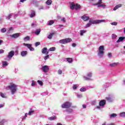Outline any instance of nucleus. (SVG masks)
<instances>
[{
	"label": "nucleus",
	"instance_id": "1",
	"mask_svg": "<svg viewBox=\"0 0 125 125\" xmlns=\"http://www.w3.org/2000/svg\"><path fill=\"white\" fill-rule=\"evenodd\" d=\"M8 88L10 90H11L12 94H14L17 91V85L14 83H11L10 85L8 86Z\"/></svg>",
	"mask_w": 125,
	"mask_h": 125
},
{
	"label": "nucleus",
	"instance_id": "2",
	"mask_svg": "<svg viewBox=\"0 0 125 125\" xmlns=\"http://www.w3.org/2000/svg\"><path fill=\"white\" fill-rule=\"evenodd\" d=\"M70 9H72V10L74 9H76V10H78V9H81V5L76 3L75 4L74 2H72L70 4Z\"/></svg>",
	"mask_w": 125,
	"mask_h": 125
},
{
	"label": "nucleus",
	"instance_id": "3",
	"mask_svg": "<svg viewBox=\"0 0 125 125\" xmlns=\"http://www.w3.org/2000/svg\"><path fill=\"white\" fill-rule=\"evenodd\" d=\"M72 39L71 38H66L65 39L61 40L59 41L60 43L62 44H65V43H68V42H71Z\"/></svg>",
	"mask_w": 125,
	"mask_h": 125
},
{
	"label": "nucleus",
	"instance_id": "4",
	"mask_svg": "<svg viewBox=\"0 0 125 125\" xmlns=\"http://www.w3.org/2000/svg\"><path fill=\"white\" fill-rule=\"evenodd\" d=\"M102 22H105V20H89V22L91 23V24H100V23H102Z\"/></svg>",
	"mask_w": 125,
	"mask_h": 125
},
{
	"label": "nucleus",
	"instance_id": "5",
	"mask_svg": "<svg viewBox=\"0 0 125 125\" xmlns=\"http://www.w3.org/2000/svg\"><path fill=\"white\" fill-rule=\"evenodd\" d=\"M99 52L98 53V55L100 56H103L104 55V53L105 52H104V46L101 45L99 47Z\"/></svg>",
	"mask_w": 125,
	"mask_h": 125
},
{
	"label": "nucleus",
	"instance_id": "6",
	"mask_svg": "<svg viewBox=\"0 0 125 125\" xmlns=\"http://www.w3.org/2000/svg\"><path fill=\"white\" fill-rule=\"evenodd\" d=\"M98 2L94 4V5H98V7H103L105 8L106 7V5L102 3V0H98Z\"/></svg>",
	"mask_w": 125,
	"mask_h": 125
},
{
	"label": "nucleus",
	"instance_id": "7",
	"mask_svg": "<svg viewBox=\"0 0 125 125\" xmlns=\"http://www.w3.org/2000/svg\"><path fill=\"white\" fill-rule=\"evenodd\" d=\"M71 105L72 104H71V103L69 102H66L62 105V108H65L66 109H68L70 108V107H71Z\"/></svg>",
	"mask_w": 125,
	"mask_h": 125
},
{
	"label": "nucleus",
	"instance_id": "8",
	"mask_svg": "<svg viewBox=\"0 0 125 125\" xmlns=\"http://www.w3.org/2000/svg\"><path fill=\"white\" fill-rule=\"evenodd\" d=\"M23 45H24V46H26L28 48H29V50H30L31 51H34V50H35V48L32 47L31 44L24 43L23 44Z\"/></svg>",
	"mask_w": 125,
	"mask_h": 125
},
{
	"label": "nucleus",
	"instance_id": "9",
	"mask_svg": "<svg viewBox=\"0 0 125 125\" xmlns=\"http://www.w3.org/2000/svg\"><path fill=\"white\" fill-rule=\"evenodd\" d=\"M41 69L44 73H47V72L49 71V67H48V66L47 65H44L42 66V68H41Z\"/></svg>",
	"mask_w": 125,
	"mask_h": 125
},
{
	"label": "nucleus",
	"instance_id": "10",
	"mask_svg": "<svg viewBox=\"0 0 125 125\" xmlns=\"http://www.w3.org/2000/svg\"><path fill=\"white\" fill-rule=\"evenodd\" d=\"M99 105L101 107H103V106H105V105H106V101L105 100L100 101L99 102Z\"/></svg>",
	"mask_w": 125,
	"mask_h": 125
},
{
	"label": "nucleus",
	"instance_id": "11",
	"mask_svg": "<svg viewBox=\"0 0 125 125\" xmlns=\"http://www.w3.org/2000/svg\"><path fill=\"white\" fill-rule=\"evenodd\" d=\"M14 56V51H11L8 54V58H12Z\"/></svg>",
	"mask_w": 125,
	"mask_h": 125
},
{
	"label": "nucleus",
	"instance_id": "12",
	"mask_svg": "<svg viewBox=\"0 0 125 125\" xmlns=\"http://www.w3.org/2000/svg\"><path fill=\"white\" fill-rule=\"evenodd\" d=\"M21 34V33H15V34L12 35L11 36V37L12 38H13L14 39H17V38H19Z\"/></svg>",
	"mask_w": 125,
	"mask_h": 125
},
{
	"label": "nucleus",
	"instance_id": "13",
	"mask_svg": "<svg viewBox=\"0 0 125 125\" xmlns=\"http://www.w3.org/2000/svg\"><path fill=\"white\" fill-rule=\"evenodd\" d=\"M42 53L43 54H46L48 53V52H47V48L44 47L43 49H42Z\"/></svg>",
	"mask_w": 125,
	"mask_h": 125
},
{
	"label": "nucleus",
	"instance_id": "14",
	"mask_svg": "<svg viewBox=\"0 0 125 125\" xmlns=\"http://www.w3.org/2000/svg\"><path fill=\"white\" fill-rule=\"evenodd\" d=\"M82 18L84 21H87L88 20H89V17H87L85 15L83 16Z\"/></svg>",
	"mask_w": 125,
	"mask_h": 125
},
{
	"label": "nucleus",
	"instance_id": "15",
	"mask_svg": "<svg viewBox=\"0 0 125 125\" xmlns=\"http://www.w3.org/2000/svg\"><path fill=\"white\" fill-rule=\"evenodd\" d=\"M27 54H28V52L27 51H23L21 53V55L23 57L26 56Z\"/></svg>",
	"mask_w": 125,
	"mask_h": 125
},
{
	"label": "nucleus",
	"instance_id": "16",
	"mask_svg": "<svg viewBox=\"0 0 125 125\" xmlns=\"http://www.w3.org/2000/svg\"><path fill=\"white\" fill-rule=\"evenodd\" d=\"M54 35H56V33L55 32L50 33V35L48 36V39H49V40H51V39H52V37H53Z\"/></svg>",
	"mask_w": 125,
	"mask_h": 125
},
{
	"label": "nucleus",
	"instance_id": "17",
	"mask_svg": "<svg viewBox=\"0 0 125 125\" xmlns=\"http://www.w3.org/2000/svg\"><path fill=\"white\" fill-rule=\"evenodd\" d=\"M120 7H122V4H119L116 5L115 7L113 8V10H117L118 8H120Z\"/></svg>",
	"mask_w": 125,
	"mask_h": 125
},
{
	"label": "nucleus",
	"instance_id": "18",
	"mask_svg": "<svg viewBox=\"0 0 125 125\" xmlns=\"http://www.w3.org/2000/svg\"><path fill=\"white\" fill-rule=\"evenodd\" d=\"M125 39V37H120L118 40L117 41V42H123Z\"/></svg>",
	"mask_w": 125,
	"mask_h": 125
},
{
	"label": "nucleus",
	"instance_id": "19",
	"mask_svg": "<svg viewBox=\"0 0 125 125\" xmlns=\"http://www.w3.org/2000/svg\"><path fill=\"white\" fill-rule=\"evenodd\" d=\"M35 16H36V13L35 12V11H32L30 15L31 18H33V17H35Z\"/></svg>",
	"mask_w": 125,
	"mask_h": 125
},
{
	"label": "nucleus",
	"instance_id": "20",
	"mask_svg": "<svg viewBox=\"0 0 125 125\" xmlns=\"http://www.w3.org/2000/svg\"><path fill=\"white\" fill-rule=\"evenodd\" d=\"M52 3V0H47L46 1V4L47 5H51V4Z\"/></svg>",
	"mask_w": 125,
	"mask_h": 125
},
{
	"label": "nucleus",
	"instance_id": "21",
	"mask_svg": "<svg viewBox=\"0 0 125 125\" xmlns=\"http://www.w3.org/2000/svg\"><path fill=\"white\" fill-rule=\"evenodd\" d=\"M118 62H114L110 64V67H116L118 66Z\"/></svg>",
	"mask_w": 125,
	"mask_h": 125
},
{
	"label": "nucleus",
	"instance_id": "22",
	"mask_svg": "<svg viewBox=\"0 0 125 125\" xmlns=\"http://www.w3.org/2000/svg\"><path fill=\"white\" fill-rule=\"evenodd\" d=\"M40 33H41V29H36L35 32V35H40Z\"/></svg>",
	"mask_w": 125,
	"mask_h": 125
},
{
	"label": "nucleus",
	"instance_id": "23",
	"mask_svg": "<svg viewBox=\"0 0 125 125\" xmlns=\"http://www.w3.org/2000/svg\"><path fill=\"white\" fill-rule=\"evenodd\" d=\"M66 60L68 63H72V62H73V59L71 58H66Z\"/></svg>",
	"mask_w": 125,
	"mask_h": 125
},
{
	"label": "nucleus",
	"instance_id": "24",
	"mask_svg": "<svg viewBox=\"0 0 125 125\" xmlns=\"http://www.w3.org/2000/svg\"><path fill=\"white\" fill-rule=\"evenodd\" d=\"M48 120H49V121H54V120H56V116L49 117Z\"/></svg>",
	"mask_w": 125,
	"mask_h": 125
},
{
	"label": "nucleus",
	"instance_id": "25",
	"mask_svg": "<svg viewBox=\"0 0 125 125\" xmlns=\"http://www.w3.org/2000/svg\"><path fill=\"white\" fill-rule=\"evenodd\" d=\"M0 96L2 98H6V96H5V94L3 93L2 92H0Z\"/></svg>",
	"mask_w": 125,
	"mask_h": 125
},
{
	"label": "nucleus",
	"instance_id": "26",
	"mask_svg": "<svg viewBox=\"0 0 125 125\" xmlns=\"http://www.w3.org/2000/svg\"><path fill=\"white\" fill-rule=\"evenodd\" d=\"M86 33V30H80V35L83 36V34Z\"/></svg>",
	"mask_w": 125,
	"mask_h": 125
},
{
	"label": "nucleus",
	"instance_id": "27",
	"mask_svg": "<svg viewBox=\"0 0 125 125\" xmlns=\"http://www.w3.org/2000/svg\"><path fill=\"white\" fill-rule=\"evenodd\" d=\"M53 24H54V21L51 20L49 21L48 25H49V26H51V25H53Z\"/></svg>",
	"mask_w": 125,
	"mask_h": 125
},
{
	"label": "nucleus",
	"instance_id": "28",
	"mask_svg": "<svg viewBox=\"0 0 125 125\" xmlns=\"http://www.w3.org/2000/svg\"><path fill=\"white\" fill-rule=\"evenodd\" d=\"M37 83H39V84H40V85H43V83H42V81L38 80Z\"/></svg>",
	"mask_w": 125,
	"mask_h": 125
},
{
	"label": "nucleus",
	"instance_id": "29",
	"mask_svg": "<svg viewBox=\"0 0 125 125\" xmlns=\"http://www.w3.org/2000/svg\"><path fill=\"white\" fill-rule=\"evenodd\" d=\"M2 65L3 66H7V65H8V62L6 61H4L3 62Z\"/></svg>",
	"mask_w": 125,
	"mask_h": 125
},
{
	"label": "nucleus",
	"instance_id": "30",
	"mask_svg": "<svg viewBox=\"0 0 125 125\" xmlns=\"http://www.w3.org/2000/svg\"><path fill=\"white\" fill-rule=\"evenodd\" d=\"M115 117H117V114L116 113H112L110 115V118H115Z\"/></svg>",
	"mask_w": 125,
	"mask_h": 125
},
{
	"label": "nucleus",
	"instance_id": "31",
	"mask_svg": "<svg viewBox=\"0 0 125 125\" xmlns=\"http://www.w3.org/2000/svg\"><path fill=\"white\" fill-rule=\"evenodd\" d=\"M120 117H123V118L125 117V112L121 113L120 114Z\"/></svg>",
	"mask_w": 125,
	"mask_h": 125
},
{
	"label": "nucleus",
	"instance_id": "32",
	"mask_svg": "<svg viewBox=\"0 0 125 125\" xmlns=\"http://www.w3.org/2000/svg\"><path fill=\"white\" fill-rule=\"evenodd\" d=\"M86 90V89L84 87H83L80 89V91H81L82 92H83L84 91H85Z\"/></svg>",
	"mask_w": 125,
	"mask_h": 125
},
{
	"label": "nucleus",
	"instance_id": "33",
	"mask_svg": "<svg viewBox=\"0 0 125 125\" xmlns=\"http://www.w3.org/2000/svg\"><path fill=\"white\" fill-rule=\"evenodd\" d=\"M92 25L91 24V22H90L89 21V23H87L86 25H85V28H88V27H90V25Z\"/></svg>",
	"mask_w": 125,
	"mask_h": 125
},
{
	"label": "nucleus",
	"instance_id": "34",
	"mask_svg": "<svg viewBox=\"0 0 125 125\" xmlns=\"http://www.w3.org/2000/svg\"><path fill=\"white\" fill-rule=\"evenodd\" d=\"M111 25H112L114 26H117V25H118V22H111Z\"/></svg>",
	"mask_w": 125,
	"mask_h": 125
},
{
	"label": "nucleus",
	"instance_id": "35",
	"mask_svg": "<svg viewBox=\"0 0 125 125\" xmlns=\"http://www.w3.org/2000/svg\"><path fill=\"white\" fill-rule=\"evenodd\" d=\"M24 41H30V37L27 36L24 38Z\"/></svg>",
	"mask_w": 125,
	"mask_h": 125
},
{
	"label": "nucleus",
	"instance_id": "36",
	"mask_svg": "<svg viewBox=\"0 0 125 125\" xmlns=\"http://www.w3.org/2000/svg\"><path fill=\"white\" fill-rule=\"evenodd\" d=\"M55 49H56L55 47H53L50 48L49 50H50V51H54V50H55Z\"/></svg>",
	"mask_w": 125,
	"mask_h": 125
},
{
	"label": "nucleus",
	"instance_id": "37",
	"mask_svg": "<svg viewBox=\"0 0 125 125\" xmlns=\"http://www.w3.org/2000/svg\"><path fill=\"white\" fill-rule=\"evenodd\" d=\"M78 84H75L73 87V89L74 90L77 89V88H78Z\"/></svg>",
	"mask_w": 125,
	"mask_h": 125
},
{
	"label": "nucleus",
	"instance_id": "38",
	"mask_svg": "<svg viewBox=\"0 0 125 125\" xmlns=\"http://www.w3.org/2000/svg\"><path fill=\"white\" fill-rule=\"evenodd\" d=\"M4 123H5V120H4V119H3L1 121H0V125H3Z\"/></svg>",
	"mask_w": 125,
	"mask_h": 125
},
{
	"label": "nucleus",
	"instance_id": "39",
	"mask_svg": "<svg viewBox=\"0 0 125 125\" xmlns=\"http://www.w3.org/2000/svg\"><path fill=\"white\" fill-rule=\"evenodd\" d=\"M34 85H36V82H35L34 81H32L31 86H34Z\"/></svg>",
	"mask_w": 125,
	"mask_h": 125
},
{
	"label": "nucleus",
	"instance_id": "40",
	"mask_svg": "<svg viewBox=\"0 0 125 125\" xmlns=\"http://www.w3.org/2000/svg\"><path fill=\"white\" fill-rule=\"evenodd\" d=\"M106 100H107L109 102H111V101H112V99L110 97L106 98Z\"/></svg>",
	"mask_w": 125,
	"mask_h": 125
},
{
	"label": "nucleus",
	"instance_id": "41",
	"mask_svg": "<svg viewBox=\"0 0 125 125\" xmlns=\"http://www.w3.org/2000/svg\"><path fill=\"white\" fill-rule=\"evenodd\" d=\"M58 74H59V75H62V70H59L58 71Z\"/></svg>",
	"mask_w": 125,
	"mask_h": 125
},
{
	"label": "nucleus",
	"instance_id": "42",
	"mask_svg": "<svg viewBox=\"0 0 125 125\" xmlns=\"http://www.w3.org/2000/svg\"><path fill=\"white\" fill-rule=\"evenodd\" d=\"M1 32L2 33H5V32H6V29L3 28L1 29Z\"/></svg>",
	"mask_w": 125,
	"mask_h": 125
},
{
	"label": "nucleus",
	"instance_id": "43",
	"mask_svg": "<svg viewBox=\"0 0 125 125\" xmlns=\"http://www.w3.org/2000/svg\"><path fill=\"white\" fill-rule=\"evenodd\" d=\"M49 58V56L48 55L44 57V60H47V59H48Z\"/></svg>",
	"mask_w": 125,
	"mask_h": 125
},
{
	"label": "nucleus",
	"instance_id": "44",
	"mask_svg": "<svg viewBox=\"0 0 125 125\" xmlns=\"http://www.w3.org/2000/svg\"><path fill=\"white\" fill-rule=\"evenodd\" d=\"M34 113V110H30L29 112H28V115H29V116H31V115H32V113Z\"/></svg>",
	"mask_w": 125,
	"mask_h": 125
},
{
	"label": "nucleus",
	"instance_id": "45",
	"mask_svg": "<svg viewBox=\"0 0 125 125\" xmlns=\"http://www.w3.org/2000/svg\"><path fill=\"white\" fill-rule=\"evenodd\" d=\"M41 44V42H37L36 43H35V46H38L39 45H40Z\"/></svg>",
	"mask_w": 125,
	"mask_h": 125
},
{
	"label": "nucleus",
	"instance_id": "46",
	"mask_svg": "<svg viewBox=\"0 0 125 125\" xmlns=\"http://www.w3.org/2000/svg\"><path fill=\"white\" fill-rule=\"evenodd\" d=\"M112 39H116V38H117V35H116L115 34H112Z\"/></svg>",
	"mask_w": 125,
	"mask_h": 125
},
{
	"label": "nucleus",
	"instance_id": "47",
	"mask_svg": "<svg viewBox=\"0 0 125 125\" xmlns=\"http://www.w3.org/2000/svg\"><path fill=\"white\" fill-rule=\"evenodd\" d=\"M2 53H4V50L3 49H0V54H2Z\"/></svg>",
	"mask_w": 125,
	"mask_h": 125
},
{
	"label": "nucleus",
	"instance_id": "48",
	"mask_svg": "<svg viewBox=\"0 0 125 125\" xmlns=\"http://www.w3.org/2000/svg\"><path fill=\"white\" fill-rule=\"evenodd\" d=\"M12 16V15L11 14H9V16L7 17V19H8V20H9L10 19V18H11Z\"/></svg>",
	"mask_w": 125,
	"mask_h": 125
},
{
	"label": "nucleus",
	"instance_id": "49",
	"mask_svg": "<svg viewBox=\"0 0 125 125\" xmlns=\"http://www.w3.org/2000/svg\"><path fill=\"white\" fill-rule=\"evenodd\" d=\"M31 26H32V27H36L37 24L33 23H32Z\"/></svg>",
	"mask_w": 125,
	"mask_h": 125
},
{
	"label": "nucleus",
	"instance_id": "50",
	"mask_svg": "<svg viewBox=\"0 0 125 125\" xmlns=\"http://www.w3.org/2000/svg\"><path fill=\"white\" fill-rule=\"evenodd\" d=\"M61 20L64 22H66V19H65V18H62V19Z\"/></svg>",
	"mask_w": 125,
	"mask_h": 125
},
{
	"label": "nucleus",
	"instance_id": "51",
	"mask_svg": "<svg viewBox=\"0 0 125 125\" xmlns=\"http://www.w3.org/2000/svg\"><path fill=\"white\" fill-rule=\"evenodd\" d=\"M72 45L73 47H76V46H77V44L75 43H72Z\"/></svg>",
	"mask_w": 125,
	"mask_h": 125
},
{
	"label": "nucleus",
	"instance_id": "52",
	"mask_svg": "<svg viewBox=\"0 0 125 125\" xmlns=\"http://www.w3.org/2000/svg\"><path fill=\"white\" fill-rule=\"evenodd\" d=\"M83 109H86V105L83 104Z\"/></svg>",
	"mask_w": 125,
	"mask_h": 125
},
{
	"label": "nucleus",
	"instance_id": "53",
	"mask_svg": "<svg viewBox=\"0 0 125 125\" xmlns=\"http://www.w3.org/2000/svg\"><path fill=\"white\" fill-rule=\"evenodd\" d=\"M2 42H3V41L0 40V45H1V43H2Z\"/></svg>",
	"mask_w": 125,
	"mask_h": 125
},
{
	"label": "nucleus",
	"instance_id": "54",
	"mask_svg": "<svg viewBox=\"0 0 125 125\" xmlns=\"http://www.w3.org/2000/svg\"><path fill=\"white\" fill-rule=\"evenodd\" d=\"M87 76H88V77H91L92 74H91V73H88V74H87Z\"/></svg>",
	"mask_w": 125,
	"mask_h": 125
},
{
	"label": "nucleus",
	"instance_id": "55",
	"mask_svg": "<svg viewBox=\"0 0 125 125\" xmlns=\"http://www.w3.org/2000/svg\"><path fill=\"white\" fill-rule=\"evenodd\" d=\"M77 97H78L79 98H82V95H78Z\"/></svg>",
	"mask_w": 125,
	"mask_h": 125
},
{
	"label": "nucleus",
	"instance_id": "56",
	"mask_svg": "<svg viewBox=\"0 0 125 125\" xmlns=\"http://www.w3.org/2000/svg\"><path fill=\"white\" fill-rule=\"evenodd\" d=\"M109 57H111V56H112V54L111 53H109L108 54Z\"/></svg>",
	"mask_w": 125,
	"mask_h": 125
},
{
	"label": "nucleus",
	"instance_id": "57",
	"mask_svg": "<svg viewBox=\"0 0 125 125\" xmlns=\"http://www.w3.org/2000/svg\"><path fill=\"white\" fill-rule=\"evenodd\" d=\"M9 30V31H13V27H10Z\"/></svg>",
	"mask_w": 125,
	"mask_h": 125
},
{
	"label": "nucleus",
	"instance_id": "58",
	"mask_svg": "<svg viewBox=\"0 0 125 125\" xmlns=\"http://www.w3.org/2000/svg\"><path fill=\"white\" fill-rule=\"evenodd\" d=\"M26 0H20L21 2H23L24 1H26Z\"/></svg>",
	"mask_w": 125,
	"mask_h": 125
},
{
	"label": "nucleus",
	"instance_id": "59",
	"mask_svg": "<svg viewBox=\"0 0 125 125\" xmlns=\"http://www.w3.org/2000/svg\"><path fill=\"white\" fill-rule=\"evenodd\" d=\"M3 107V104H0V108H2Z\"/></svg>",
	"mask_w": 125,
	"mask_h": 125
},
{
	"label": "nucleus",
	"instance_id": "60",
	"mask_svg": "<svg viewBox=\"0 0 125 125\" xmlns=\"http://www.w3.org/2000/svg\"><path fill=\"white\" fill-rule=\"evenodd\" d=\"M58 20L61 19V17H60V16H58Z\"/></svg>",
	"mask_w": 125,
	"mask_h": 125
},
{
	"label": "nucleus",
	"instance_id": "61",
	"mask_svg": "<svg viewBox=\"0 0 125 125\" xmlns=\"http://www.w3.org/2000/svg\"><path fill=\"white\" fill-rule=\"evenodd\" d=\"M27 115H28L27 113H25V118H27Z\"/></svg>",
	"mask_w": 125,
	"mask_h": 125
},
{
	"label": "nucleus",
	"instance_id": "62",
	"mask_svg": "<svg viewBox=\"0 0 125 125\" xmlns=\"http://www.w3.org/2000/svg\"><path fill=\"white\" fill-rule=\"evenodd\" d=\"M57 125H62V124H60V123H58Z\"/></svg>",
	"mask_w": 125,
	"mask_h": 125
},
{
	"label": "nucleus",
	"instance_id": "63",
	"mask_svg": "<svg viewBox=\"0 0 125 125\" xmlns=\"http://www.w3.org/2000/svg\"><path fill=\"white\" fill-rule=\"evenodd\" d=\"M25 119H26V117H23V120H25Z\"/></svg>",
	"mask_w": 125,
	"mask_h": 125
},
{
	"label": "nucleus",
	"instance_id": "64",
	"mask_svg": "<svg viewBox=\"0 0 125 125\" xmlns=\"http://www.w3.org/2000/svg\"><path fill=\"white\" fill-rule=\"evenodd\" d=\"M85 80H89V79L87 78H85Z\"/></svg>",
	"mask_w": 125,
	"mask_h": 125
}]
</instances>
